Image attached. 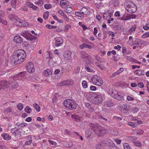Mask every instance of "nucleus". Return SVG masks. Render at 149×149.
I'll use <instances>...</instances> for the list:
<instances>
[{"mask_svg":"<svg viewBox=\"0 0 149 149\" xmlns=\"http://www.w3.org/2000/svg\"><path fill=\"white\" fill-rule=\"evenodd\" d=\"M10 82H9L10 86L13 88H16L18 86V84L16 81V79H13V78H10Z\"/></svg>","mask_w":149,"mask_h":149,"instance_id":"nucleus-10","label":"nucleus"},{"mask_svg":"<svg viewBox=\"0 0 149 149\" xmlns=\"http://www.w3.org/2000/svg\"><path fill=\"white\" fill-rule=\"evenodd\" d=\"M7 81L6 80H3L0 81V87L1 89H4L7 87Z\"/></svg>","mask_w":149,"mask_h":149,"instance_id":"nucleus-20","label":"nucleus"},{"mask_svg":"<svg viewBox=\"0 0 149 149\" xmlns=\"http://www.w3.org/2000/svg\"><path fill=\"white\" fill-rule=\"evenodd\" d=\"M69 2L67 0H62L60 2V5L63 8L64 6H67Z\"/></svg>","mask_w":149,"mask_h":149,"instance_id":"nucleus-23","label":"nucleus"},{"mask_svg":"<svg viewBox=\"0 0 149 149\" xmlns=\"http://www.w3.org/2000/svg\"><path fill=\"white\" fill-rule=\"evenodd\" d=\"M127 100L128 101H134V98L130 96L127 95Z\"/></svg>","mask_w":149,"mask_h":149,"instance_id":"nucleus-56","label":"nucleus"},{"mask_svg":"<svg viewBox=\"0 0 149 149\" xmlns=\"http://www.w3.org/2000/svg\"><path fill=\"white\" fill-rule=\"evenodd\" d=\"M48 142L49 144L52 146H55L57 144L54 141H52L49 140H48Z\"/></svg>","mask_w":149,"mask_h":149,"instance_id":"nucleus-55","label":"nucleus"},{"mask_svg":"<svg viewBox=\"0 0 149 149\" xmlns=\"http://www.w3.org/2000/svg\"><path fill=\"white\" fill-rule=\"evenodd\" d=\"M75 15L78 16H79L80 17H84L83 14H82L81 13H80L76 11L75 12Z\"/></svg>","mask_w":149,"mask_h":149,"instance_id":"nucleus-46","label":"nucleus"},{"mask_svg":"<svg viewBox=\"0 0 149 149\" xmlns=\"http://www.w3.org/2000/svg\"><path fill=\"white\" fill-rule=\"evenodd\" d=\"M87 97L88 100L91 101L93 100L95 96V95L92 93H88L87 94Z\"/></svg>","mask_w":149,"mask_h":149,"instance_id":"nucleus-21","label":"nucleus"},{"mask_svg":"<svg viewBox=\"0 0 149 149\" xmlns=\"http://www.w3.org/2000/svg\"><path fill=\"white\" fill-rule=\"evenodd\" d=\"M22 26L24 27L29 25L28 23L24 20H22Z\"/></svg>","mask_w":149,"mask_h":149,"instance_id":"nucleus-48","label":"nucleus"},{"mask_svg":"<svg viewBox=\"0 0 149 149\" xmlns=\"http://www.w3.org/2000/svg\"><path fill=\"white\" fill-rule=\"evenodd\" d=\"M25 47H26V49L29 51H31L34 48V47L33 46L26 42V43Z\"/></svg>","mask_w":149,"mask_h":149,"instance_id":"nucleus-27","label":"nucleus"},{"mask_svg":"<svg viewBox=\"0 0 149 149\" xmlns=\"http://www.w3.org/2000/svg\"><path fill=\"white\" fill-rule=\"evenodd\" d=\"M144 132L143 130H138L137 131L136 133L137 134H139V135H141Z\"/></svg>","mask_w":149,"mask_h":149,"instance_id":"nucleus-63","label":"nucleus"},{"mask_svg":"<svg viewBox=\"0 0 149 149\" xmlns=\"http://www.w3.org/2000/svg\"><path fill=\"white\" fill-rule=\"evenodd\" d=\"M136 139V137L131 136L127 137V140L129 141H133Z\"/></svg>","mask_w":149,"mask_h":149,"instance_id":"nucleus-44","label":"nucleus"},{"mask_svg":"<svg viewBox=\"0 0 149 149\" xmlns=\"http://www.w3.org/2000/svg\"><path fill=\"white\" fill-rule=\"evenodd\" d=\"M65 107L68 109L72 110L77 107V104L74 101L70 99L65 100L63 103Z\"/></svg>","mask_w":149,"mask_h":149,"instance_id":"nucleus-2","label":"nucleus"},{"mask_svg":"<svg viewBox=\"0 0 149 149\" xmlns=\"http://www.w3.org/2000/svg\"><path fill=\"white\" fill-rule=\"evenodd\" d=\"M26 54L22 49H19L15 52L11 57V61L12 64L21 63L26 58Z\"/></svg>","mask_w":149,"mask_h":149,"instance_id":"nucleus-1","label":"nucleus"},{"mask_svg":"<svg viewBox=\"0 0 149 149\" xmlns=\"http://www.w3.org/2000/svg\"><path fill=\"white\" fill-rule=\"evenodd\" d=\"M71 117L73 118H74L76 122H79L80 121V118L78 116L72 115Z\"/></svg>","mask_w":149,"mask_h":149,"instance_id":"nucleus-33","label":"nucleus"},{"mask_svg":"<svg viewBox=\"0 0 149 149\" xmlns=\"http://www.w3.org/2000/svg\"><path fill=\"white\" fill-rule=\"evenodd\" d=\"M136 26H132V28L130 30V33L131 34L132 33H133L134 32L136 29Z\"/></svg>","mask_w":149,"mask_h":149,"instance_id":"nucleus-42","label":"nucleus"},{"mask_svg":"<svg viewBox=\"0 0 149 149\" xmlns=\"http://www.w3.org/2000/svg\"><path fill=\"white\" fill-rule=\"evenodd\" d=\"M43 73L45 76L47 77L52 74V72L49 69H47L44 70Z\"/></svg>","mask_w":149,"mask_h":149,"instance_id":"nucleus-31","label":"nucleus"},{"mask_svg":"<svg viewBox=\"0 0 149 149\" xmlns=\"http://www.w3.org/2000/svg\"><path fill=\"white\" fill-rule=\"evenodd\" d=\"M22 20L18 17L17 18V19L14 22L13 24L16 26L22 27Z\"/></svg>","mask_w":149,"mask_h":149,"instance_id":"nucleus-19","label":"nucleus"},{"mask_svg":"<svg viewBox=\"0 0 149 149\" xmlns=\"http://www.w3.org/2000/svg\"><path fill=\"white\" fill-rule=\"evenodd\" d=\"M0 22L5 25L7 24V22L5 20L0 18Z\"/></svg>","mask_w":149,"mask_h":149,"instance_id":"nucleus-58","label":"nucleus"},{"mask_svg":"<svg viewBox=\"0 0 149 149\" xmlns=\"http://www.w3.org/2000/svg\"><path fill=\"white\" fill-rule=\"evenodd\" d=\"M106 132L107 130L105 129L101 126L95 133L98 136H102L104 135Z\"/></svg>","mask_w":149,"mask_h":149,"instance_id":"nucleus-6","label":"nucleus"},{"mask_svg":"<svg viewBox=\"0 0 149 149\" xmlns=\"http://www.w3.org/2000/svg\"><path fill=\"white\" fill-rule=\"evenodd\" d=\"M129 18L126 16V15L125 14H124L123 16L121 17H120V19L121 20H127L129 19Z\"/></svg>","mask_w":149,"mask_h":149,"instance_id":"nucleus-50","label":"nucleus"},{"mask_svg":"<svg viewBox=\"0 0 149 149\" xmlns=\"http://www.w3.org/2000/svg\"><path fill=\"white\" fill-rule=\"evenodd\" d=\"M132 111L134 113H135L138 111V109L136 107H133L132 108Z\"/></svg>","mask_w":149,"mask_h":149,"instance_id":"nucleus-61","label":"nucleus"},{"mask_svg":"<svg viewBox=\"0 0 149 149\" xmlns=\"http://www.w3.org/2000/svg\"><path fill=\"white\" fill-rule=\"evenodd\" d=\"M31 110V109L29 106H26L24 109L25 111L28 113H30Z\"/></svg>","mask_w":149,"mask_h":149,"instance_id":"nucleus-39","label":"nucleus"},{"mask_svg":"<svg viewBox=\"0 0 149 149\" xmlns=\"http://www.w3.org/2000/svg\"><path fill=\"white\" fill-rule=\"evenodd\" d=\"M149 36V32H146L142 36V37L143 38H146Z\"/></svg>","mask_w":149,"mask_h":149,"instance_id":"nucleus-49","label":"nucleus"},{"mask_svg":"<svg viewBox=\"0 0 149 149\" xmlns=\"http://www.w3.org/2000/svg\"><path fill=\"white\" fill-rule=\"evenodd\" d=\"M85 106L88 109V111L92 112L94 110V108L93 105L87 102L85 104Z\"/></svg>","mask_w":149,"mask_h":149,"instance_id":"nucleus-17","label":"nucleus"},{"mask_svg":"<svg viewBox=\"0 0 149 149\" xmlns=\"http://www.w3.org/2000/svg\"><path fill=\"white\" fill-rule=\"evenodd\" d=\"M74 83V80L72 79H68L58 83V86H72Z\"/></svg>","mask_w":149,"mask_h":149,"instance_id":"nucleus-5","label":"nucleus"},{"mask_svg":"<svg viewBox=\"0 0 149 149\" xmlns=\"http://www.w3.org/2000/svg\"><path fill=\"white\" fill-rule=\"evenodd\" d=\"M26 69L28 72L29 73H32L34 72L35 69L32 63L30 62L27 64Z\"/></svg>","mask_w":149,"mask_h":149,"instance_id":"nucleus-12","label":"nucleus"},{"mask_svg":"<svg viewBox=\"0 0 149 149\" xmlns=\"http://www.w3.org/2000/svg\"><path fill=\"white\" fill-rule=\"evenodd\" d=\"M17 1V0H11V6L13 8H15Z\"/></svg>","mask_w":149,"mask_h":149,"instance_id":"nucleus-38","label":"nucleus"},{"mask_svg":"<svg viewBox=\"0 0 149 149\" xmlns=\"http://www.w3.org/2000/svg\"><path fill=\"white\" fill-rule=\"evenodd\" d=\"M123 146L124 149H131L130 148V147L127 143H125L123 145Z\"/></svg>","mask_w":149,"mask_h":149,"instance_id":"nucleus-52","label":"nucleus"},{"mask_svg":"<svg viewBox=\"0 0 149 149\" xmlns=\"http://www.w3.org/2000/svg\"><path fill=\"white\" fill-rule=\"evenodd\" d=\"M73 9L71 7H67L64 10V11L66 13H70L73 11Z\"/></svg>","mask_w":149,"mask_h":149,"instance_id":"nucleus-34","label":"nucleus"},{"mask_svg":"<svg viewBox=\"0 0 149 149\" xmlns=\"http://www.w3.org/2000/svg\"><path fill=\"white\" fill-rule=\"evenodd\" d=\"M109 92L111 95L114 98L118 100H121L123 98V95L119 92H118L116 90H112L110 91Z\"/></svg>","mask_w":149,"mask_h":149,"instance_id":"nucleus-4","label":"nucleus"},{"mask_svg":"<svg viewBox=\"0 0 149 149\" xmlns=\"http://www.w3.org/2000/svg\"><path fill=\"white\" fill-rule=\"evenodd\" d=\"M120 108V110L121 112L123 113H126L130 109V106L129 105L125 104H123Z\"/></svg>","mask_w":149,"mask_h":149,"instance_id":"nucleus-11","label":"nucleus"},{"mask_svg":"<svg viewBox=\"0 0 149 149\" xmlns=\"http://www.w3.org/2000/svg\"><path fill=\"white\" fill-rule=\"evenodd\" d=\"M82 85L83 87L84 88H86L87 87V84L86 81H83L82 82Z\"/></svg>","mask_w":149,"mask_h":149,"instance_id":"nucleus-47","label":"nucleus"},{"mask_svg":"<svg viewBox=\"0 0 149 149\" xmlns=\"http://www.w3.org/2000/svg\"><path fill=\"white\" fill-rule=\"evenodd\" d=\"M8 18L9 19L11 20H12L13 22H14L15 20H16V19H17V17H18L16 15H15L11 14H10L8 15Z\"/></svg>","mask_w":149,"mask_h":149,"instance_id":"nucleus-25","label":"nucleus"},{"mask_svg":"<svg viewBox=\"0 0 149 149\" xmlns=\"http://www.w3.org/2000/svg\"><path fill=\"white\" fill-rule=\"evenodd\" d=\"M21 34L26 39L28 40L29 39L30 33L28 31H24Z\"/></svg>","mask_w":149,"mask_h":149,"instance_id":"nucleus-22","label":"nucleus"},{"mask_svg":"<svg viewBox=\"0 0 149 149\" xmlns=\"http://www.w3.org/2000/svg\"><path fill=\"white\" fill-rule=\"evenodd\" d=\"M127 125H128L131 126L132 127H135L136 125V123H133L131 122H128L127 123Z\"/></svg>","mask_w":149,"mask_h":149,"instance_id":"nucleus-43","label":"nucleus"},{"mask_svg":"<svg viewBox=\"0 0 149 149\" xmlns=\"http://www.w3.org/2000/svg\"><path fill=\"white\" fill-rule=\"evenodd\" d=\"M102 101V96L101 95H95L94 99L92 101V102L95 104H99L101 103Z\"/></svg>","mask_w":149,"mask_h":149,"instance_id":"nucleus-8","label":"nucleus"},{"mask_svg":"<svg viewBox=\"0 0 149 149\" xmlns=\"http://www.w3.org/2000/svg\"><path fill=\"white\" fill-rule=\"evenodd\" d=\"M71 53L69 51L67 52L64 55L65 59L66 60H70L71 58Z\"/></svg>","mask_w":149,"mask_h":149,"instance_id":"nucleus-24","label":"nucleus"},{"mask_svg":"<svg viewBox=\"0 0 149 149\" xmlns=\"http://www.w3.org/2000/svg\"><path fill=\"white\" fill-rule=\"evenodd\" d=\"M146 43L145 41H142L141 39L136 38L135 41L133 43H132L133 45H135L137 47H139L140 45H143V44Z\"/></svg>","mask_w":149,"mask_h":149,"instance_id":"nucleus-15","label":"nucleus"},{"mask_svg":"<svg viewBox=\"0 0 149 149\" xmlns=\"http://www.w3.org/2000/svg\"><path fill=\"white\" fill-rule=\"evenodd\" d=\"M1 136L5 140H8L10 139L11 137L7 134L4 133L1 135Z\"/></svg>","mask_w":149,"mask_h":149,"instance_id":"nucleus-26","label":"nucleus"},{"mask_svg":"<svg viewBox=\"0 0 149 149\" xmlns=\"http://www.w3.org/2000/svg\"><path fill=\"white\" fill-rule=\"evenodd\" d=\"M17 107L19 109L21 110L23 109V106L22 104L19 103L17 105Z\"/></svg>","mask_w":149,"mask_h":149,"instance_id":"nucleus-51","label":"nucleus"},{"mask_svg":"<svg viewBox=\"0 0 149 149\" xmlns=\"http://www.w3.org/2000/svg\"><path fill=\"white\" fill-rule=\"evenodd\" d=\"M127 11L130 13H133L135 12L136 10V7L133 3H130L127 5Z\"/></svg>","mask_w":149,"mask_h":149,"instance_id":"nucleus-7","label":"nucleus"},{"mask_svg":"<svg viewBox=\"0 0 149 149\" xmlns=\"http://www.w3.org/2000/svg\"><path fill=\"white\" fill-rule=\"evenodd\" d=\"M33 107L38 111L39 112L40 111V108L39 105L37 103H34L33 104Z\"/></svg>","mask_w":149,"mask_h":149,"instance_id":"nucleus-37","label":"nucleus"},{"mask_svg":"<svg viewBox=\"0 0 149 149\" xmlns=\"http://www.w3.org/2000/svg\"><path fill=\"white\" fill-rule=\"evenodd\" d=\"M63 17L65 20L67 22H68L69 21V19L68 17H67L66 15L65 14H64L63 15Z\"/></svg>","mask_w":149,"mask_h":149,"instance_id":"nucleus-62","label":"nucleus"},{"mask_svg":"<svg viewBox=\"0 0 149 149\" xmlns=\"http://www.w3.org/2000/svg\"><path fill=\"white\" fill-rule=\"evenodd\" d=\"M13 40L14 42L17 43H20L23 41L22 38L18 36H15Z\"/></svg>","mask_w":149,"mask_h":149,"instance_id":"nucleus-18","label":"nucleus"},{"mask_svg":"<svg viewBox=\"0 0 149 149\" xmlns=\"http://www.w3.org/2000/svg\"><path fill=\"white\" fill-rule=\"evenodd\" d=\"M4 112L6 113H9L11 111V109L10 107H8L7 109H6L4 111Z\"/></svg>","mask_w":149,"mask_h":149,"instance_id":"nucleus-53","label":"nucleus"},{"mask_svg":"<svg viewBox=\"0 0 149 149\" xmlns=\"http://www.w3.org/2000/svg\"><path fill=\"white\" fill-rule=\"evenodd\" d=\"M108 33L110 35H111L112 37H114L115 36V34L114 33L111 31H109L108 32Z\"/></svg>","mask_w":149,"mask_h":149,"instance_id":"nucleus-64","label":"nucleus"},{"mask_svg":"<svg viewBox=\"0 0 149 149\" xmlns=\"http://www.w3.org/2000/svg\"><path fill=\"white\" fill-rule=\"evenodd\" d=\"M91 80L93 84L98 86H100L103 83V81L99 75H96L93 76Z\"/></svg>","mask_w":149,"mask_h":149,"instance_id":"nucleus-3","label":"nucleus"},{"mask_svg":"<svg viewBox=\"0 0 149 149\" xmlns=\"http://www.w3.org/2000/svg\"><path fill=\"white\" fill-rule=\"evenodd\" d=\"M97 117L98 118L102 119L104 120L105 121H107V119L104 118L101 115H98V116H97Z\"/></svg>","mask_w":149,"mask_h":149,"instance_id":"nucleus-59","label":"nucleus"},{"mask_svg":"<svg viewBox=\"0 0 149 149\" xmlns=\"http://www.w3.org/2000/svg\"><path fill=\"white\" fill-rule=\"evenodd\" d=\"M105 104L106 106L109 107H112L113 106V104L111 101H108L105 102Z\"/></svg>","mask_w":149,"mask_h":149,"instance_id":"nucleus-35","label":"nucleus"},{"mask_svg":"<svg viewBox=\"0 0 149 149\" xmlns=\"http://www.w3.org/2000/svg\"><path fill=\"white\" fill-rule=\"evenodd\" d=\"M51 7V5L50 4H46L44 6L45 8L47 9L50 8Z\"/></svg>","mask_w":149,"mask_h":149,"instance_id":"nucleus-60","label":"nucleus"},{"mask_svg":"<svg viewBox=\"0 0 149 149\" xmlns=\"http://www.w3.org/2000/svg\"><path fill=\"white\" fill-rule=\"evenodd\" d=\"M81 56L82 58H88L89 57V55L85 52H82L81 53Z\"/></svg>","mask_w":149,"mask_h":149,"instance_id":"nucleus-36","label":"nucleus"},{"mask_svg":"<svg viewBox=\"0 0 149 149\" xmlns=\"http://www.w3.org/2000/svg\"><path fill=\"white\" fill-rule=\"evenodd\" d=\"M46 27L49 29H52L54 28H56L57 26H52L50 24H47L46 26Z\"/></svg>","mask_w":149,"mask_h":149,"instance_id":"nucleus-45","label":"nucleus"},{"mask_svg":"<svg viewBox=\"0 0 149 149\" xmlns=\"http://www.w3.org/2000/svg\"><path fill=\"white\" fill-rule=\"evenodd\" d=\"M79 47L81 49H83L84 47L87 48L89 49H91L92 47L90 45H88L84 43H83L82 45L79 46Z\"/></svg>","mask_w":149,"mask_h":149,"instance_id":"nucleus-32","label":"nucleus"},{"mask_svg":"<svg viewBox=\"0 0 149 149\" xmlns=\"http://www.w3.org/2000/svg\"><path fill=\"white\" fill-rule=\"evenodd\" d=\"M96 149H103V146L101 144H98L96 146Z\"/></svg>","mask_w":149,"mask_h":149,"instance_id":"nucleus-54","label":"nucleus"},{"mask_svg":"<svg viewBox=\"0 0 149 149\" xmlns=\"http://www.w3.org/2000/svg\"><path fill=\"white\" fill-rule=\"evenodd\" d=\"M134 74L139 75H142L144 74V71L141 70H136L134 72Z\"/></svg>","mask_w":149,"mask_h":149,"instance_id":"nucleus-29","label":"nucleus"},{"mask_svg":"<svg viewBox=\"0 0 149 149\" xmlns=\"http://www.w3.org/2000/svg\"><path fill=\"white\" fill-rule=\"evenodd\" d=\"M55 41V46L59 47L61 46L63 43V41L61 38L60 37H56L54 39Z\"/></svg>","mask_w":149,"mask_h":149,"instance_id":"nucleus-14","label":"nucleus"},{"mask_svg":"<svg viewBox=\"0 0 149 149\" xmlns=\"http://www.w3.org/2000/svg\"><path fill=\"white\" fill-rule=\"evenodd\" d=\"M28 139L29 140V141H26L25 143V144L26 145H30V144H31V143L32 142V139L30 140L29 139V138L31 139L30 136H28Z\"/></svg>","mask_w":149,"mask_h":149,"instance_id":"nucleus-41","label":"nucleus"},{"mask_svg":"<svg viewBox=\"0 0 149 149\" xmlns=\"http://www.w3.org/2000/svg\"><path fill=\"white\" fill-rule=\"evenodd\" d=\"M80 11L81 12L82 14L84 15H87L89 12V10L86 8V7H84L82 8Z\"/></svg>","mask_w":149,"mask_h":149,"instance_id":"nucleus-30","label":"nucleus"},{"mask_svg":"<svg viewBox=\"0 0 149 149\" xmlns=\"http://www.w3.org/2000/svg\"><path fill=\"white\" fill-rule=\"evenodd\" d=\"M49 15V12L48 11H47L45 12L43 15V18L45 19H48V16Z\"/></svg>","mask_w":149,"mask_h":149,"instance_id":"nucleus-40","label":"nucleus"},{"mask_svg":"<svg viewBox=\"0 0 149 149\" xmlns=\"http://www.w3.org/2000/svg\"><path fill=\"white\" fill-rule=\"evenodd\" d=\"M11 132L14 136H16L20 134L21 131L19 129L15 127L11 129Z\"/></svg>","mask_w":149,"mask_h":149,"instance_id":"nucleus-13","label":"nucleus"},{"mask_svg":"<svg viewBox=\"0 0 149 149\" xmlns=\"http://www.w3.org/2000/svg\"><path fill=\"white\" fill-rule=\"evenodd\" d=\"M109 131L110 133L113 135L116 136L118 134V132L116 129H114L112 128L109 129L108 130V132Z\"/></svg>","mask_w":149,"mask_h":149,"instance_id":"nucleus-28","label":"nucleus"},{"mask_svg":"<svg viewBox=\"0 0 149 149\" xmlns=\"http://www.w3.org/2000/svg\"><path fill=\"white\" fill-rule=\"evenodd\" d=\"M89 125L91 128L95 132L99 128V127L101 126L99 124L93 123H91Z\"/></svg>","mask_w":149,"mask_h":149,"instance_id":"nucleus-16","label":"nucleus"},{"mask_svg":"<svg viewBox=\"0 0 149 149\" xmlns=\"http://www.w3.org/2000/svg\"><path fill=\"white\" fill-rule=\"evenodd\" d=\"M26 72H23L19 73V74L15 75L13 76L10 77V78H13V79L16 80H21L23 78H24L25 77Z\"/></svg>","mask_w":149,"mask_h":149,"instance_id":"nucleus-9","label":"nucleus"},{"mask_svg":"<svg viewBox=\"0 0 149 149\" xmlns=\"http://www.w3.org/2000/svg\"><path fill=\"white\" fill-rule=\"evenodd\" d=\"M119 4V1L118 0H115L113 3V5L115 7L118 6Z\"/></svg>","mask_w":149,"mask_h":149,"instance_id":"nucleus-57","label":"nucleus"}]
</instances>
